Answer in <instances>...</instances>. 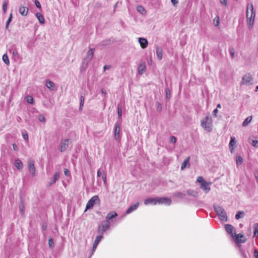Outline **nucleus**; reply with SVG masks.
<instances>
[{"label": "nucleus", "instance_id": "f257e3e1", "mask_svg": "<svg viewBox=\"0 0 258 258\" xmlns=\"http://www.w3.org/2000/svg\"><path fill=\"white\" fill-rule=\"evenodd\" d=\"M164 204L167 205H170L171 204V200L168 198H149L144 200V204L148 205H157Z\"/></svg>", "mask_w": 258, "mask_h": 258}, {"label": "nucleus", "instance_id": "f03ea898", "mask_svg": "<svg viewBox=\"0 0 258 258\" xmlns=\"http://www.w3.org/2000/svg\"><path fill=\"white\" fill-rule=\"evenodd\" d=\"M255 16V13L254 11L252 4H248L246 11V18L247 24L249 28H251L253 25Z\"/></svg>", "mask_w": 258, "mask_h": 258}, {"label": "nucleus", "instance_id": "7ed1b4c3", "mask_svg": "<svg viewBox=\"0 0 258 258\" xmlns=\"http://www.w3.org/2000/svg\"><path fill=\"white\" fill-rule=\"evenodd\" d=\"M213 208L216 214L219 216L220 220L225 222L227 221V216L224 208L216 205L213 206Z\"/></svg>", "mask_w": 258, "mask_h": 258}, {"label": "nucleus", "instance_id": "20e7f679", "mask_svg": "<svg viewBox=\"0 0 258 258\" xmlns=\"http://www.w3.org/2000/svg\"><path fill=\"white\" fill-rule=\"evenodd\" d=\"M201 125L206 131L211 132L212 130L211 117L209 115H207L205 118L201 121Z\"/></svg>", "mask_w": 258, "mask_h": 258}, {"label": "nucleus", "instance_id": "39448f33", "mask_svg": "<svg viewBox=\"0 0 258 258\" xmlns=\"http://www.w3.org/2000/svg\"><path fill=\"white\" fill-rule=\"evenodd\" d=\"M110 222H107V221H103L98 226V232L101 234L100 235H103L104 233L110 228Z\"/></svg>", "mask_w": 258, "mask_h": 258}, {"label": "nucleus", "instance_id": "423d86ee", "mask_svg": "<svg viewBox=\"0 0 258 258\" xmlns=\"http://www.w3.org/2000/svg\"><path fill=\"white\" fill-rule=\"evenodd\" d=\"M252 80V77L251 75L248 73L245 74L242 77L240 85H251V81Z\"/></svg>", "mask_w": 258, "mask_h": 258}, {"label": "nucleus", "instance_id": "0eeeda50", "mask_svg": "<svg viewBox=\"0 0 258 258\" xmlns=\"http://www.w3.org/2000/svg\"><path fill=\"white\" fill-rule=\"evenodd\" d=\"M99 202V197L98 196H93L88 202V203L86 205V209H85V211H86L87 210L92 208L93 207L94 204L96 203Z\"/></svg>", "mask_w": 258, "mask_h": 258}, {"label": "nucleus", "instance_id": "6e6552de", "mask_svg": "<svg viewBox=\"0 0 258 258\" xmlns=\"http://www.w3.org/2000/svg\"><path fill=\"white\" fill-rule=\"evenodd\" d=\"M121 123L119 121H116L114 125V138L116 140H118L120 139V132Z\"/></svg>", "mask_w": 258, "mask_h": 258}, {"label": "nucleus", "instance_id": "1a4fd4ad", "mask_svg": "<svg viewBox=\"0 0 258 258\" xmlns=\"http://www.w3.org/2000/svg\"><path fill=\"white\" fill-rule=\"evenodd\" d=\"M28 167L32 176L35 175L36 169L34 166V161L32 160L28 161Z\"/></svg>", "mask_w": 258, "mask_h": 258}, {"label": "nucleus", "instance_id": "9d476101", "mask_svg": "<svg viewBox=\"0 0 258 258\" xmlns=\"http://www.w3.org/2000/svg\"><path fill=\"white\" fill-rule=\"evenodd\" d=\"M69 139H64L61 141L60 144V151L61 152H64L69 147Z\"/></svg>", "mask_w": 258, "mask_h": 258}, {"label": "nucleus", "instance_id": "9b49d317", "mask_svg": "<svg viewBox=\"0 0 258 258\" xmlns=\"http://www.w3.org/2000/svg\"><path fill=\"white\" fill-rule=\"evenodd\" d=\"M94 51H95L94 48L90 49L88 51V52L87 53V56L86 58H84V60H86L87 62L90 61L94 55Z\"/></svg>", "mask_w": 258, "mask_h": 258}, {"label": "nucleus", "instance_id": "f8f14e48", "mask_svg": "<svg viewBox=\"0 0 258 258\" xmlns=\"http://www.w3.org/2000/svg\"><path fill=\"white\" fill-rule=\"evenodd\" d=\"M117 214L115 211L108 213L106 216V220L107 222H110V220H113V218H116L117 216Z\"/></svg>", "mask_w": 258, "mask_h": 258}, {"label": "nucleus", "instance_id": "ddd939ff", "mask_svg": "<svg viewBox=\"0 0 258 258\" xmlns=\"http://www.w3.org/2000/svg\"><path fill=\"white\" fill-rule=\"evenodd\" d=\"M138 41L143 49L146 48L148 45V40L145 38H139Z\"/></svg>", "mask_w": 258, "mask_h": 258}, {"label": "nucleus", "instance_id": "4468645a", "mask_svg": "<svg viewBox=\"0 0 258 258\" xmlns=\"http://www.w3.org/2000/svg\"><path fill=\"white\" fill-rule=\"evenodd\" d=\"M211 184V182H208L206 181H203L201 184V187L205 191L206 193H207L210 190V188L209 187V185Z\"/></svg>", "mask_w": 258, "mask_h": 258}, {"label": "nucleus", "instance_id": "2eb2a0df", "mask_svg": "<svg viewBox=\"0 0 258 258\" xmlns=\"http://www.w3.org/2000/svg\"><path fill=\"white\" fill-rule=\"evenodd\" d=\"M103 235H99L96 236V239L95 240V241L93 243V247H92V252H93L95 249L100 242V241L103 239Z\"/></svg>", "mask_w": 258, "mask_h": 258}, {"label": "nucleus", "instance_id": "dca6fc26", "mask_svg": "<svg viewBox=\"0 0 258 258\" xmlns=\"http://www.w3.org/2000/svg\"><path fill=\"white\" fill-rule=\"evenodd\" d=\"M235 236L237 243H244L246 241V239L243 234H235Z\"/></svg>", "mask_w": 258, "mask_h": 258}, {"label": "nucleus", "instance_id": "f3484780", "mask_svg": "<svg viewBox=\"0 0 258 258\" xmlns=\"http://www.w3.org/2000/svg\"><path fill=\"white\" fill-rule=\"evenodd\" d=\"M19 13L23 16H26L29 12V8L27 7L21 6L19 10Z\"/></svg>", "mask_w": 258, "mask_h": 258}, {"label": "nucleus", "instance_id": "a211bd4d", "mask_svg": "<svg viewBox=\"0 0 258 258\" xmlns=\"http://www.w3.org/2000/svg\"><path fill=\"white\" fill-rule=\"evenodd\" d=\"M60 177V173L59 172H56L54 175L53 176V177H52V178L51 179V181H50L49 183H48V185L49 186H51L52 185L53 183H54Z\"/></svg>", "mask_w": 258, "mask_h": 258}, {"label": "nucleus", "instance_id": "6ab92c4d", "mask_svg": "<svg viewBox=\"0 0 258 258\" xmlns=\"http://www.w3.org/2000/svg\"><path fill=\"white\" fill-rule=\"evenodd\" d=\"M146 65L145 62H141L138 66V71L140 75H142L146 71Z\"/></svg>", "mask_w": 258, "mask_h": 258}, {"label": "nucleus", "instance_id": "aec40b11", "mask_svg": "<svg viewBox=\"0 0 258 258\" xmlns=\"http://www.w3.org/2000/svg\"><path fill=\"white\" fill-rule=\"evenodd\" d=\"M139 202H137L134 204L133 205L131 206L130 208H128V209L126 211V214H128L132 212L135 211L139 207Z\"/></svg>", "mask_w": 258, "mask_h": 258}, {"label": "nucleus", "instance_id": "412c9836", "mask_svg": "<svg viewBox=\"0 0 258 258\" xmlns=\"http://www.w3.org/2000/svg\"><path fill=\"white\" fill-rule=\"evenodd\" d=\"M156 52L157 55V57L159 60H161L162 58V53L163 49L162 47L160 46H156Z\"/></svg>", "mask_w": 258, "mask_h": 258}, {"label": "nucleus", "instance_id": "4be33fe9", "mask_svg": "<svg viewBox=\"0 0 258 258\" xmlns=\"http://www.w3.org/2000/svg\"><path fill=\"white\" fill-rule=\"evenodd\" d=\"M45 85L48 89L52 91L55 90V85L54 83L50 80L46 81Z\"/></svg>", "mask_w": 258, "mask_h": 258}, {"label": "nucleus", "instance_id": "5701e85b", "mask_svg": "<svg viewBox=\"0 0 258 258\" xmlns=\"http://www.w3.org/2000/svg\"><path fill=\"white\" fill-rule=\"evenodd\" d=\"M225 230L226 231L230 234L231 236H233V231L234 230V227L231 225L230 224H226L225 225Z\"/></svg>", "mask_w": 258, "mask_h": 258}, {"label": "nucleus", "instance_id": "b1692460", "mask_svg": "<svg viewBox=\"0 0 258 258\" xmlns=\"http://www.w3.org/2000/svg\"><path fill=\"white\" fill-rule=\"evenodd\" d=\"M236 144L235 139L234 137H231V140L229 143V148L231 153L233 152L234 148L233 146Z\"/></svg>", "mask_w": 258, "mask_h": 258}, {"label": "nucleus", "instance_id": "393cba45", "mask_svg": "<svg viewBox=\"0 0 258 258\" xmlns=\"http://www.w3.org/2000/svg\"><path fill=\"white\" fill-rule=\"evenodd\" d=\"M36 17L40 24H44L45 23V20L41 13H37L36 14Z\"/></svg>", "mask_w": 258, "mask_h": 258}, {"label": "nucleus", "instance_id": "a878e982", "mask_svg": "<svg viewBox=\"0 0 258 258\" xmlns=\"http://www.w3.org/2000/svg\"><path fill=\"white\" fill-rule=\"evenodd\" d=\"M15 165L18 169H22L23 166L22 161L19 159L15 160Z\"/></svg>", "mask_w": 258, "mask_h": 258}, {"label": "nucleus", "instance_id": "bb28decb", "mask_svg": "<svg viewBox=\"0 0 258 258\" xmlns=\"http://www.w3.org/2000/svg\"><path fill=\"white\" fill-rule=\"evenodd\" d=\"M186 192L188 195L194 197H198L199 196L198 192L196 190L188 189L187 190Z\"/></svg>", "mask_w": 258, "mask_h": 258}, {"label": "nucleus", "instance_id": "cd10ccee", "mask_svg": "<svg viewBox=\"0 0 258 258\" xmlns=\"http://www.w3.org/2000/svg\"><path fill=\"white\" fill-rule=\"evenodd\" d=\"M190 158L189 157H187L186 159L184 160L183 163L181 164V169L183 170L187 166V164H189V161Z\"/></svg>", "mask_w": 258, "mask_h": 258}, {"label": "nucleus", "instance_id": "c85d7f7f", "mask_svg": "<svg viewBox=\"0 0 258 258\" xmlns=\"http://www.w3.org/2000/svg\"><path fill=\"white\" fill-rule=\"evenodd\" d=\"M252 119V116H248L246 118L244 119L242 123V125L243 126H246L247 124L251 121Z\"/></svg>", "mask_w": 258, "mask_h": 258}, {"label": "nucleus", "instance_id": "c756f323", "mask_svg": "<svg viewBox=\"0 0 258 258\" xmlns=\"http://www.w3.org/2000/svg\"><path fill=\"white\" fill-rule=\"evenodd\" d=\"M111 40L110 39H106L101 41L99 43L100 46H106L110 44Z\"/></svg>", "mask_w": 258, "mask_h": 258}, {"label": "nucleus", "instance_id": "7c9ffc66", "mask_svg": "<svg viewBox=\"0 0 258 258\" xmlns=\"http://www.w3.org/2000/svg\"><path fill=\"white\" fill-rule=\"evenodd\" d=\"M185 195L181 192H176L173 194V196L180 199H183Z\"/></svg>", "mask_w": 258, "mask_h": 258}, {"label": "nucleus", "instance_id": "2f4dec72", "mask_svg": "<svg viewBox=\"0 0 258 258\" xmlns=\"http://www.w3.org/2000/svg\"><path fill=\"white\" fill-rule=\"evenodd\" d=\"M26 101L31 104H33L34 103V99L32 96L28 95L25 97Z\"/></svg>", "mask_w": 258, "mask_h": 258}, {"label": "nucleus", "instance_id": "473e14b6", "mask_svg": "<svg viewBox=\"0 0 258 258\" xmlns=\"http://www.w3.org/2000/svg\"><path fill=\"white\" fill-rule=\"evenodd\" d=\"M9 3L8 0H4L3 5V10L4 13H6L7 10V7Z\"/></svg>", "mask_w": 258, "mask_h": 258}, {"label": "nucleus", "instance_id": "72a5a7b5", "mask_svg": "<svg viewBox=\"0 0 258 258\" xmlns=\"http://www.w3.org/2000/svg\"><path fill=\"white\" fill-rule=\"evenodd\" d=\"M3 60L7 65H9L10 61L9 59L8 56L7 54H4L3 56Z\"/></svg>", "mask_w": 258, "mask_h": 258}, {"label": "nucleus", "instance_id": "f704fd0d", "mask_svg": "<svg viewBox=\"0 0 258 258\" xmlns=\"http://www.w3.org/2000/svg\"><path fill=\"white\" fill-rule=\"evenodd\" d=\"M244 215V213L243 211H238L237 212L236 215H235V218L236 219H239L240 218L243 217Z\"/></svg>", "mask_w": 258, "mask_h": 258}, {"label": "nucleus", "instance_id": "c9c22d12", "mask_svg": "<svg viewBox=\"0 0 258 258\" xmlns=\"http://www.w3.org/2000/svg\"><path fill=\"white\" fill-rule=\"evenodd\" d=\"M137 9L138 12H139L142 14H145L146 13V11L144 8L141 6H138Z\"/></svg>", "mask_w": 258, "mask_h": 258}, {"label": "nucleus", "instance_id": "e433bc0d", "mask_svg": "<svg viewBox=\"0 0 258 258\" xmlns=\"http://www.w3.org/2000/svg\"><path fill=\"white\" fill-rule=\"evenodd\" d=\"M85 98L82 95L80 97V107L79 109L81 110L83 108V107L84 106V103Z\"/></svg>", "mask_w": 258, "mask_h": 258}, {"label": "nucleus", "instance_id": "4c0bfd02", "mask_svg": "<svg viewBox=\"0 0 258 258\" xmlns=\"http://www.w3.org/2000/svg\"><path fill=\"white\" fill-rule=\"evenodd\" d=\"M12 14L11 13L9 16V18H8L6 24V29H7L8 28L9 25L10 23L12 21Z\"/></svg>", "mask_w": 258, "mask_h": 258}, {"label": "nucleus", "instance_id": "58836bf2", "mask_svg": "<svg viewBox=\"0 0 258 258\" xmlns=\"http://www.w3.org/2000/svg\"><path fill=\"white\" fill-rule=\"evenodd\" d=\"M166 97L167 99L171 97V93L169 89L168 88H165Z\"/></svg>", "mask_w": 258, "mask_h": 258}, {"label": "nucleus", "instance_id": "ea45409f", "mask_svg": "<svg viewBox=\"0 0 258 258\" xmlns=\"http://www.w3.org/2000/svg\"><path fill=\"white\" fill-rule=\"evenodd\" d=\"M243 162V159L241 156H238L236 159V163L237 165L241 164Z\"/></svg>", "mask_w": 258, "mask_h": 258}, {"label": "nucleus", "instance_id": "a19ab883", "mask_svg": "<svg viewBox=\"0 0 258 258\" xmlns=\"http://www.w3.org/2000/svg\"><path fill=\"white\" fill-rule=\"evenodd\" d=\"M48 245L51 248L54 247V242L52 238H50L48 240Z\"/></svg>", "mask_w": 258, "mask_h": 258}, {"label": "nucleus", "instance_id": "79ce46f5", "mask_svg": "<svg viewBox=\"0 0 258 258\" xmlns=\"http://www.w3.org/2000/svg\"><path fill=\"white\" fill-rule=\"evenodd\" d=\"M254 229V236H256L258 234V223L255 224Z\"/></svg>", "mask_w": 258, "mask_h": 258}, {"label": "nucleus", "instance_id": "37998d69", "mask_svg": "<svg viewBox=\"0 0 258 258\" xmlns=\"http://www.w3.org/2000/svg\"><path fill=\"white\" fill-rule=\"evenodd\" d=\"M38 119L39 120V121L43 122H44L46 121V119H45L44 116L42 114H40L38 116Z\"/></svg>", "mask_w": 258, "mask_h": 258}, {"label": "nucleus", "instance_id": "c03bdc74", "mask_svg": "<svg viewBox=\"0 0 258 258\" xmlns=\"http://www.w3.org/2000/svg\"><path fill=\"white\" fill-rule=\"evenodd\" d=\"M214 22L215 25L216 26H217L219 24V23H220L219 18L218 17H216V18H215L214 19Z\"/></svg>", "mask_w": 258, "mask_h": 258}, {"label": "nucleus", "instance_id": "a18cd8bd", "mask_svg": "<svg viewBox=\"0 0 258 258\" xmlns=\"http://www.w3.org/2000/svg\"><path fill=\"white\" fill-rule=\"evenodd\" d=\"M11 51H12L13 55L14 56L16 57V56H18V51H17V49L14 48V49H12Z\"/></svg>", "mask_w": 258, "mask_h": 258}, {"label": "nucleus", "instance_id": "49530a36", "mask_svg": "<svg viewBox=\"0 0 258 258\" xmlns=\"http://www.w3.org/2000/svg\"><path fill=\"white\" fill-rule=\"evenodd\" d=\"M64 174L67 176H70L71 175L70 170L67 168L64 169Z\"/></svg>", "mask_w": 258, "mask_h": 258}, {"label": "nucleus", "instance_id": "de8ad7c7", "mask_svg": "<svg viewBox=\"0 0 258 258\" xmlns=\"http://www.w3.org/2000/svg\"><path fill=\"white\" fill-rule=\"evenodd\" d=\"M229 51H230V53L231 54V57L233 58L234 57V53H235L234 49L232 47L230 48L229 49Z\"/></svg>", "mask_w": 258, "mask_h": 258}, {"label": "nucleus", "instance_id": "09e8293b", "mask_svg": "<svg viewBox=\"0 0 258 258\" xmlns=\"http://www.w3.org/2000/svg\"><path fill=\"white\" fill-rule=\"evenodd\" d=\"M34 3H35V5H36V7L37 8H38V9H41V6L40 3L39 2V1H37V0H35V1H34Z\"/></svg>", "mask_w": 258, "mask_h": 258}, {"label": "nucleus", "instance_id": "8fccbe9b", "mask_svg": "<svg viewBox=\"0 0 258 258\" xmlns=\"http://www.w3.org/2000/svg\"><path fill=\"white\" fill-rule=\"evenodd\" d=\"M22 136L25 140L28 141V135L26 132H23Z\"/></svg>", "mask_w": 258, "mask_h": 258}, {"label": "nucleus", "instance_id": "3c124183", "mask_svg": "<svg viewBox=\"0 0 258 258\" xmlns=\"http://www.w3.org/2000/svg\"><path fill=\"white\" fill-rule=\"evenodd\" d=\"M170 142L172 143H175L176 142V138L174 136H171L170 138Z\"/></svg>", "mask_w": 258, "mask_h": 258}, {"label": "nucleus", "instance_id": "603ef678", "mask_svg": "<svg viewBox=\"0 0 258 258\" xmlns=\"http://www.w3.org/2000/svg\"><path fill=\"white\" fill-rule=\"evenodd\" d=\"M117 113L118 115H122V109L121 107L120 106L119 104L117 105Z\"/></svg>", "mask_w": 258, "mask_h": 258}, {"label": "nucleus", "instance_id": "864d4df0", "mask_svg": "<svg viewBox=\"0 0 258 258\" xmlns=\"http://www.w3.org/2000/svg\"><path fill=\"white\" fill-rule=\"evenodd\" d=\"M251 144L254 147H258V141L257 140H252Z\"/></svg>", "mask_w": 258, "mask_h": 258}, {"label": "nucleus", "instance_id": "5fc2aeb1", "mask_svg": "<svg viewBox=\"0 0 258 258\" xmlns=\"http://www.w3.org/2000/svg\"><path fill=\"white\" fill-rule=\"evenodd\" d=\"M197 182L203 183V181H205V180H204L202 176H199L197 180Z\"/></svg>", "mask_w": 258, "mask_h": 258}, {"label": "nucleus", "instance_id": "6e6d98bb", "mask_svg": "<svg viewBox=\"0 0 258 258\" xmlns=\"http://www.w3.org/2000/svg\"><path fill=\"white\" fill-rule=\"evenodd\" d=\"M19 208L22 214H23L24 212V206L22 204L19 205Z\"/></svg>", "mask_w": 258, "mask_h": 258}, {"label": "nucleus", "instance_id": "4d7b16f0", "mask_svg": "<svg viewBox=\"0 0 258 258\" xmlns=\"http://www.w3.org/2000/svg\"><path fill=\"white\" fill-rule=\"evenodd\" d=\"M220 2L224 6H227V0H220Z\"/></svg>", "mask_w": 258, "mask_h": 258}, {"label": "nucleus", "instance_id": "13d9d810", "mask_svg": "<svg viewBox=\"0 0 258 258\" xmlns=\"http://www.w3.org/2000/svg\"><path fill=\"white\" fill-rule=\"evenodd\" d=\"M254 175L256 179V181L258 183V170H255L254 172Z\"/></svg>", "mask_w": 258, "mask_h": 258}, {"label": "nucleus", "instance_id": "bf43d9fd", "mask_svg": "<svg viewBox=\"0 0 258 258\" xmlns=\"http://www.w3.org/2000/svg\"><path fill=\"white\" fill-rule=\"evenodd\" d=\"M218 112V110L217 108L215 109L213 111V115L215 117H217V113Z\"/></svg>", "mask_w": 258, "mask_h": 258}, {"label": "nucleus", "instance_id": "052dcab7", "mask_svg": "<svg viewBox=\"0 0 258 258\" xmlns=\"http://www.w3.org/2000/svg\"><path fill=\"white\" fill-rule=\"evenodd\" d=\"M157 110L159 111H161L162 110V105L160 103H157Z\"/></svg>", "mask_w": 258, "mask_h": 258}, {"label": "nucleus", "instance_id": "680f3d73", "mask_svg": "<svg viewBox=\"0 0 258 258\" xmlns=\"http://www.w3.org/2000/svg\"><path fill=\"white\" fill-rule=\"evenodd\" d=\"M102 179L104 181V182H106V175L105 173H103L102 176Z\"/></svg>", "mask_w": 258, "mask_h": 258}, {"label": "nucleus", "instance_id": "e2e57ef3", "mask_svg": "<svg viewBox=\"0 0 258 258\" xmlns=\"http://www.w3.org/2000/svg\"><path fill=\"white\" fill-rule=\"evenodd\" d=\"M253 255L255 258H258V251L256 249L254 250Z\"/></svg>", "mask_w": 258, "mask_h": 258}, {"label": "nucleus", "instance_id": "0e129e2a", "mask_svg": "<svg viewBox=\"0 0 258 258\" xmlns=\"http://www.w3.org/2000/svg\"><path fill=\"white\" fill-rule=\"evenodd\" d=\"M110 68H111L110 66L105 65L103 67L104 71H105L106 70L109 69Z\"/></svg>", "mask_w": 258, "mask_h": 258}, {"label": "nucleus", "instance_id": "69168bd1", "mask_svg": "<svg viewBox=\"0 0 258 258\" xmlns=\"http://www.w3.org/2000/svg\"><path fill=\"white\" fill-rule=\"evenodd\" d=\"M171 1L174 6H175L178 3V0H171Z\"/></svg>", "mask_w": 258, "mask_h": 258}, {"label": "nucleus", "instance_id": "338daca9", "mask_svg": "<svg viewBox=\"0 0 258 258\" xmlns=\"http://www.w3.org/2000/svg\"><path fill=\"white\" fill-rule=\"evenodd\" d=\"M13 149L15 151L17 150V149H18V147L16 144H13Z\"/></svg>", "mask_w": 258, "mask_h": 258}, {"label": "nucleus", "instance_id": "774afa93", "mask_svg": "<svg viewBox=\"0 0 258 258\" xmlns=\"http://www.w3.org/2000/svg\"><path fill=\"white\" fill-rule=\"evenodd\" d=\"M101 93H102V94H103L104 95V96H106V90H104L103 89H101Z\"/></svg>", "mask_w": 258, "mask_h": 258}]
</instances>
